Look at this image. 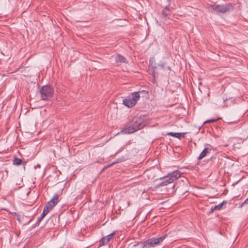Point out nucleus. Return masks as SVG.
Listing matches in <instances>:
<instances>
[{"label":"nucleus","mask_w":248,"mask_h":248,"mask_svg":"<svg viewBox=\"0 0 248 248\" xmlns=\"http://www.w3.org/2000/svg\"><path fill=\"white\" fill-rule=\"evenodd\" d=\"M140 95L139 92H134L126 98L123 100V104L128 108H132L135 106L137 101L140 99Z\"/></svg>","instance_id":"5"},{"label":"nucleus","mask_w":248,"mask_h":248,"mask_svg":"<svg viewBox=\"0 0 248 248\" xmlns=\"http://www.w3.org/2000/svg\"><path fill=\"white\" fill-rule=\"evenodd\" d=\"M245 204H248V198L247 199L240 205V207H242Z\"/></svg>","instance_id":"18"},{"label":"nucleus","mask_w":248,"mask_h":248,"mask_svg":"<svg viewBox=\"0 0 248 248\" xmlns=\"http://www.w3.org/2000/svg\"><path fill=\"white\" fill-rule=\"evenodd\" d=\"M153 67V69H154V71L152 74V75L154 77V78H155V69L157 68V67L156 66H152Z\"/></svg>","instance_id":"21"},{"label":"nucleus","mask_w":248,"mask_h":248,"mask_svg":"<svg viewBox=\"0 0 248 248\" xmlns=\"http://www.w3.org/2000/svg\"><path fill=\"white\" fill-rule=\"evenodd\" d=\"M116 62L118 63H127L126 58L120 54H117L115 56Z\"/></svg>","instance_id":"12"},{"label":"nucleus","mask_w":248,"mask_h":248,"mask_svg":"<svg viewBox=\"0 0 248 248\" xmlns=\"http://www.w3.org/2000/svg\"><path fill=\"white\" fill-rule=\"evenodd\" d=\"M52 209V208L47 204H46L44 208L43 211L47 214Z\"/></svg>","instance_id":"16"},{"label":"nucleus","mask_w":248,"mask_h":248,"mask_svg":"<svg viewBox=\"0 0 248 248\" xmlns=\"http://www.w3.org/2000/svg\"><path fill=\"white\" fill-rule=\"evenodd\" d=\"M22 163V160L21 159L15 158L13 161V163L15 165H19Z\"/></svg>","instance_id":"15"},{"label":"nucleus","mask_w":248,"mask_h":248,"mask_svg":"<svg viewBox=\"0 0 248 248\" xmlns=\"http://www.w3.org/2000/svg\"><path fill=\"white\" fill-rule=\"evenodd\" d=\"M40 93L42 100L48 101L53 96L54 89L50 85H45L40 89Z\"/></svg>","instance_id":"4"},{"label":"nucleus","mask_w":248,"mask_h":248,"mask_svg":"<svg viewBox=\"0 0 248 248\" xmlns=\"http://www.w3.org/2000/svg\"><path fill=\"white\" fill-rule=\"evenodd\" d=\"M210 7L217 12L225 13L234 9L233 5L231 3H225L222 5L211 4Z\"/></svg>","instance_id":"6"},{"label":"nucleus","mask_w":248,"mask_h":248,"mask_svg":"<svg viewBox=\"0 0 248 248\" xmlns=\"http://www.w3.org/2000/svg\"><path fill=\"white\" fill-rule=\"evenodd\" d=\"M145 124L143 118L141 117H135L127 124L123 132L125 134H131L142 128Z\"/></svg>","instance_id":"1"},{"label":"nucleus","mask_w":248,"mask_h":248,"mask_svg":"<svg viewBox=\"0 0 248 248\" xmlns=\"http://www.w3.org/2000/svg\"><path fill=\"white\" fill-rule=\"evenodd\" d=\"M226 123H227L228 124H232L237 123V121H228V122H226Z\"/></svg>","instance_id":"23"},{"label":"nucleus","mask_w":248,"mask_h":248,"mask_svg":"<svg viewBox=\"0 0 248 248\" xmlns=\"http://www.w3.org/2000/svg\"><path fill=\"white\" fill-rule=\"evenodd\" d=\"M172 9V7H170V3H168L162 12V18L166 20L168 16L170 15Z\"/></svg>","instance_id":"7"},{"label":"nucleus","mask_w":248,"mask_h":248,"mask_svg":"<svg viewBox=\"0 0 248 248\" xmlns=\"http://www.w3.org/2000/svg\"><path fill=\"white\" fill-rule=\"evenodd\" d=\"M115 232H113L108 235L107 236L103 237L100 242L101 245H107L110 240L112 239Z\"/></svg>","instance_id":"8"},{"label":"nucleus","mask_w":248,"mask_h":248,"mask_svg":"<svg viewBox=\"0 0 248 248\" xmlns=\"http://www.w3.org/2000/svg\"><path fill=\"white\" fill-rule=\"evenodd\" d=\"M181 173L178 170L173 171L163 177L164 180L159 184V186H167L174 182L181 176Z\"/></svg>","instance_id":"3"},{"label":"nucleus","mask_w":248,"mask_h":248,"mask_svg":"<svg viewBox=\"0 0 248 248\" xmlns=\"http://www.w3.org/2000/svg\"><path fill=\"white\" fill-rule=\"evenodd\" d=\"M185 134H186L185 133H178V132L175 133V132H170L167 133L166 134H162V135H165V136L169 135V136H172L174 138L180 139L181 138H184V135Z\"/></svg>","instance_id":"11"},{"label":"nucleus","mask_w":248,"mask_h":248,"mask_svg":"<svg viewBox=\"0 0 248 248\" xmlns=\"http://www.w3.org/2000/svg\"><path fill=\"white\" fill-rule=\"evenodd\" d=\"M211 151L212 148L211 146L205 148L204 149L201 153L200 155L198 157V159L201 160L209 154Z\"/></svg>","instance_id":"9"},{"label":"nucleus","mask_w":248,"mask_h":248,"mask_svg":"<svg viewBox=\"0 0 248 248\" xmlns=\"http://www.w3.org/2000/svg\"><path fill=\"white\" fill-rule=\"evenodd\" d=\"M226 203H227V202L224 201L222 202L219 203L218 205H217L215 206L214 207V208H213V209L214 210H220L221 208V207L223 206V205L224 204H226Z\"/></svg>","instance_id":"13"},{"label":"nucleus","mask_w":248,"mask_h":248,"mask_svg":"<svg viewBox=\"0 0 248 248\" xmlns=\"http://www.w3.org/2000/svg\"><path fill=\"white\" fill-rule=\"evenodd\" d=\"M46 215H47V213L43 211L42 215H41L40 218H39V220L40 221L41 219H42L43 218H44V217Z\"/></svg>","instance_id":"19"},{"label":"nucleus","mask_w":248,"mask_h":248,"mask_svg":"<svg viewBox=\"0 0 248 248\" xmlns=\"http://www.w3.org/2000/svg\"><path fill=\"white\" fill-rule=\"evenodd\" d=\"M158 66L161 67L162 68H163L165 66V63L164 62H161L160 63L158 64Z\"/></svg>","instance_id":"20"},{"label":"nucleus","mask_w":248,"mask_h":248,"mask_svg":"<svg viewBox=\"0 0 248 248\" xmlns=\"http://www.w3.org/2000/svg\"><path fill=\"white\" fill-rule=\"evenodd\" d=\"M219 119L220 118H218L217 119H212L208 120L204 122L203 125H204L205 126H206L207 124L215 122L217 121L218 120H219Z\"/></svg>","instance_id":"14"},{"label":"nucleus","mask_w":248,"mask_h":248,"mask_svg":"<svg viewBox=\"0 0 248 248\" xmlns=\"http://www.w3.org/2000/svg\"><path fill=\"white\" fill-rule=\"evenodd\" d=\"M141 243H143V242H138L137 244H134L133 245V247H136L139 246L140 247V244H141Z\"/></svg>","instance_id":"22"},{"label":"nucleus","mask_w":248,"mask_h":248,"mask_svg":"<svg viewBox=\"0 0 248 248\" xmlns=\"http://www.w3.org/2000/svg\"><path fill=\"white\" fill-rule=\"evenodd\" d=\"M124 160V159H118V160L116 162H113L112 164H111L110 165H108V167H110V166H111L112 165H113V164H114L116 163L120 162H123Z\"/></svg>","instance_id":"17"},{"label":"nucleus","mask_w":248,"mask_h":248,"mask_svg":"<svg viewBox=\"0 0 248 248\" xmlns=\"http://www.w3.org/2000/svg\"><path fill=\"white\" fill-rule=\"evenodd\" d=\"M229 99H226L225 100H224V103L225 104H227L228 103L227 102L229 101Z\"/></svg>","instance_id":"24"},{"label":"nucleus","mask_w":248,"mask_h":248,"mask_svg":"<svg viewBox=\"0 0 248 248\" xmlns=\"http://www.w3.org/2000/svg\"><path fill=\"white\" fill-rule=\"evenodd\" d=\"M168 0V1L169 3H170V0Z\"/></svg>","instance_id":"25"},{"label":"nucleus","mask_w":248,"mask_h":248,"mask_svg":"<svg viewBox=\"0 0 248 248\" xmlns=\"http://www.w3.org/2000/svg\"><path fill=\"white\" fill-rule=\"evenodd\" d=\"M166 235L159 237H153L140 244V248H152L159 245L165 239Z\"/></svg>","instance_id":"2"},{"label":"nucleus","mask_w":248,"mask_h":248,"mask_svg":"<svg viewBox=\"0 0 248 248\" xmlns=\"http://www.w3.org/2000/svg\"><path fill=\"white\" fill-rule=\"evenodd\" d=\"M58 197L59 196L57 194L55 195L52 199L50 200L47 203L52 209L55 206L58 202Z\"/></svg>","instance_id":"10"}]
</instances>
